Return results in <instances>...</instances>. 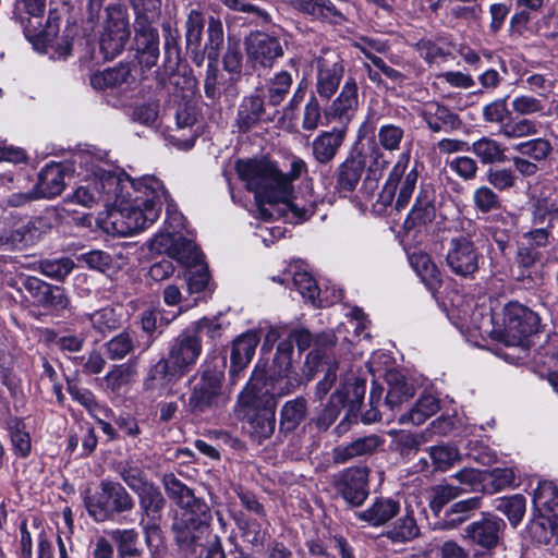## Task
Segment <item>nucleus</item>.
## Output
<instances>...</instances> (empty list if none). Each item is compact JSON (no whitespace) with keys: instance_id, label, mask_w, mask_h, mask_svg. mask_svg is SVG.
Here are the masks:
<instances>
[{"instance_id":"774afa93","label":"nucleus","mask_w":558,"mask_h":558,"mask_svg":"<svg viewBox=\"0 0 558 558\" xmlns=\"http://www.w3.org/2000/svg\"><path fill=\"white\" fill-rule=\"evenodd\" d=\"M486 181L497 191L504 192L517 185L518 177L510 168H489Z\"/></svg>"},{"instance_id":"423d86ee","label":"nucleus","mask_w":558,"mask_h":558,"mask_svg":"<svg viewBox=\"0 0 558 558\" xmlns=\"http://www.w3.org/2000/svg\"><path fill=\"white\" fill-rule=\"evenodd\" d=\"M87 512L97 522L112 519L116 514L129 512L134 500L128 490L117 482L104 481L100 490L85 500Z\"/></svg>"},{"instance_id":"7c9ffc66","label":"nucleus","mask_w":558,"mask_h":558,"mask_svg":"<svg viewBox=\"0 0 558 558\" xmlns=\"http://www.w3.org/2000/svg\"><path fill=\"white\" fill-rule=\"evenodd\" d=\"M89 81L95 89L124 92L130 88L131 71L128 65L120 64L92 74Z\"/></svg>"},{"instance_id":"a18cd8bd","label":"nucleus","mask_w":558,"mask_h":558,"mask_svg":"<svg viewBox=\"0 0 558 558\" xmlns=\"http://www.w3.org/2000/svg\"><path fill=\"white\" fill-rule=\"evenodd\" d=\"M307 402L304 398L287 401L280 411V430L293 432L305 418Z\"/></svg>"},{"instance_id":"ea45409f","label":"nucleus","mask_w":558,"mask_h":558,"mask_svg":"<svg viewBox=\"0 0 558 558\" xmlns=\"http://www.w3.org/2000/svg\"><path fill=\"white\" fill-rule=\"evenodd\" d=\"M264 114V101L259 96L245 97L239 106L236 124L239 131L247 132L256 125Z\"/></svg>"},{"instance_id":"20e7f679","label":"nucleus","mask_w":558,"mask_h":558,"mask_svg":"<svg viewBox=\"0 0 558 558\" xmlns=\"http://www.w3.org/2000/svg\"><path fill=\"white\" fill-rule=\"evenodd\" d=\"M225 374L211 365H201L189 379L191 385L186 407L193 415L215 412L227 405L230 398L223 390Z\"/></svg>"},{"instance_id":"6ab92c4d","label":"nucleus","mask_w":558,"mask_h":558,"mask_svg":"<svg viewBox=\"0 0 558 558\" xmlns=\"http://www.w3.org/2000/svg\"><path fill=\"white\" fill-rule=\"evenodd\" d=\"M336 336L330 332H324L316 337L314 340V348L310 351L306 356V364L313 368L322 367L325 372V376L317 384V393L320 396L326 395L332 387L337 375L336 365L329 364L327 361V352L335 345Z\"/></svg>"},{"instance_id":"338daca9","label":"nucleus","mask_w":558,"mask_h":558,"mask_svg":"<svg viewBox=\"0 0 558 558\" xmlns=\"http://www.w3.org/2000/svg\"><path fill=\"white\" fill-rule=\"evenodd\" d=\"M473 204L477 211L487 214L499 209L500 198L493 189L481 185L473 193Z\"/></svg>"},{"instance_id":"3c124183","label":"nucleus","mask_w":558,"mask_h":558,"mask_svg":"<svg viewBox=\"0 0 558 558\" xmlns=\"http://www.w3.org/2000/svg\"><path fill=\"white\" fill-rule=\"evenodd\" d=\"M162 484L168 497L172 499L180 508L194 502L196 497L194 496L192 489H190L173 474H165L162 477Z\"/></svg>"},{"instance_id":"052dcab7","label":"nucleus","mask_w":558,"mask_h":558,"mask_svg":"<svg viewBox=\"0 0 558 558\" xmlns=\"http://www.w3.org/2000/svg\"><path fill=\"white\" fill-rule=\"evenodd\" d=\"M377 138L379 146L385 150L398 151L404 138V130L400 125L387 123L379 128Z\"/></svg>"},{"instance_id":"a211bd4d","label":"nucleus","mask_w":558,"mask_h":558,"mask_svg":"<svg viewBox=\"0 0 558 558\" xmlns=\"http://www.w3.org/2000/svg\"><path fill=\"white\" fill-rule=\"evenodd\" d=\"M538 315L518 302H510L504 308V327L511 344L520 343L537 330Z\"/></svg>"},{"instance_id":"4c0bfd02","label":"nucleus","mask_w":558,"mask_h":558,"mask_svg":"<svg viewBox=\"0 0 558 558\" xmlns=\"http://www.w3.org/2000/svg\"><path fill=\"white\" fill-rule=\"evenodd\" d=\"M420 527L414 518L413 510L407 509L387 530L386 536L392 543L404 544L420 536Z\"/></svg>"},{"instance_id":"39448f33","label":"nucleus","mask_w":558,"mask_h":558,"mask_svg":"<svg viewBox=\"0 0 558 558\" xmlns=\"http://www.w3.org/2000/svg\"><path fill=\"white\" fill-rule=\"evenodd\" d=\"M238 405L248 424V430L258 442L269 438L276 427L277 402L271 397L259 399L250 389H243Z\"/></svg>"},{"instance_id":"69168bd1","label":"nucleus","mask_w":558,"mask_h":558,"mask_svg":"<svg viewBox=\"0 0 558 558\" xmlns=\"http://www.w3.org/2000/svg\"><path fill=\"white\" fill-rule=\"evenodd\" d=\"M205 19L201 11L191 10L186 19V48L201 47Z\"/></svg>"},{"instance_id":"4d7b16f0","label":"nucleus","mask_w":558,"mask_h":558,"mask_svg":"<svg viewBox=\"0 0 558 558\" xmlns=\"http://www.w3.org/2000/svg\"><path fill=\"white\" fill-rule=\"evenodd\" d=\"M86 317L89 319L93 328L101 335L111 332L120 325L119 316L112 307L100 308L92 314H86Z\"/></svg>"},{"instance_id":"a878e982","label":"nucleus","mask_w":558,"mask_h":558,"mask_svg":"<svg viewBox=\"0 0 558 558\" xmlns=\"http://www.w3.org/2000/svg\"><path fill=\"white\" fill-rule=\"evenodd\" d=\"M70 165L61 162L47 163L38 173L35 185L38 197L52 198L60 195L65 187V178L70 175Z\"/></svg>"},{"instance_id":"aec40b11","label":"nucleus","mask_w":558,"mask_h":558,"mask_svg":"<svg viewBox=\"0 0 558 558\" xmlns=\"http://www.w3.org/2000/svg\"><path fill=\"white\" fill-rule=\"evenodd\" d=\"M359 87L354 77H348L339 95L325 108V118L337 121L347 130L359 109Z\"/></svg>"},{"instance_id":"0eeeda50","label":"nucleus","mask_w":558,"mask_h":558,"mask_svg":"<svg viewBox=\"0 0 558 558\" xmlns=\"http://www.w3.org/2000/svg\"><path fill=\"white\" fill-rule=\"evenodd\" d=\"M301 383L302 379L293 366L287 367L286 371V367L272 365L268 377H265L263 371L255 368L244 389H250L259 399H266L267 396L277 401L278 398L294 391Z\"/></svg>"},{"instance_id":"2eb2a0df","label":"nucleus","mask_w":558,"mask_h":558,"mask_svg":"<svg viewBox=\"0 0 558 558\" xmlns=\"http://www.w3.org/2000/svg\"><path fill=\"white\" fill-rule=\"evenodd\" d=\"M247 62L254 68L268 69L283 56L279 39L266 33L254 32L245 39Z\"/></svg>"},{"instance_id":"8fccbe9b","label":"nucleus","mask_w":558,"mask_h":558,"mask_svg":"<svg viewBox=\"0 0 558 558\" xmlns=\"http://www.w3.org/2000/svg\"><path fill=\"white\" fill-rule=\"evenodd\" d=\"M293 78L288 71L277 73L267 84L266 98L268 104L278 106L289 94Z\"/></svg>"},{"instance_id":"bb28decb","label":"nucleus","mask_w":558,"mask_h":558,"mask_svg":"<svg viewBox=\"0 0 558 558\" xmlns=\"http://www.w3.org/2000/svg\"><path fill=\"white\" fill-rule=\"evenodd\" d=\"M420 117L432 132L448 133L462 126L459 116L438 101L425 102L420 110Z\"/></svg>"},{"instance_id":"58836bf2","label":"nucleus","mask_w":558,"mask_h":558,"mask_svg":"<svg viewBox=\"0 0 558 558\" xmlns=\"http://www.w3.org/2000/svg\"><path fill=\"white\" fill-rule=\"evenodd\" d=\"M470 150L483 165L502 163L507 161V148L498 141L483 136L472 144Z\"/></svg>"},{"instance_id":"f3484780","label":"nucleus","mask_w":558,"mask_h":558,"mask_svg":"<svg viewBox=\"0 0 558 558\" xmlns=\"http://www.w3.org/2000/svg\"><path fill=\"white\" fill-rule=\"evenodd\" d=\"M184 377L167 356L149 366L143 380L144 391L161 397L173 393L174 386Z\"/></svg>"},{"instance_id":"9b49d317","label":"nucleus","mask_w":558,"mask_h":558,"mask_svg":"<svg viewBox=\"0 0 558 558\" xmlns=\"http://www.w3.org/2000/svg\"><path fill=\"white\" fill-rule=\"evenodd\" d=\"M150 245L151 250L167 253L186 268H192L204 262V256L197 245L179 234H157Z\"/></svg>"},{"instance_id":"0e129e2a","label":"nucleus","mask_w":558,"mask_h":558,"mask_svg":"<svg viewBox=\"0 0 558 558\" xmlns=\"http://www.w3.org/2000/svg\"><path fill=\"white\" fill-rule=\"evenodd\" d=\"M388 435L393 438L396 450L403 458H411L418 451L421 440L420 438L409 432L391 429Z\"/></svg>"},{"instance_id":"f257e3e1","label":"nucleus","mask_w":558,"mask_h":558,"mask_svg":"<svg viewBox=\"0 0 558 558\" xmlns=\"http://www.w3.org/2000/svg\"><path fill=\"white\" fill-rule=\"evenodd\" d=\"M235 170L247 190L254 192L258 216L262 219H272L275 205L278 203L283 204L298 221L306 220L314 214V201H304L292 196V181L299 179L307 170L303 159L293 157L288 174H283L270 161L256 159L239 160Z\"/></svg>"},{"instance_id":"864d4df0","label":"nucleus","mask_w":558,"mask_h":558,"mask_svg":"<svg viewBox=\"0 0 558 558\" xmlns=\"http://www.w3.org/2000/svg\"><path fill=\"white\" fill-rule=\"evenodd\" d=\"M427 451L435 469L439 471H447L461 460V453L456 446L445 444L432 446Z\"/></svg>"},{"instance_id":"473e14b6","label":"nucleus","mask_w":558,"mask_h":558,"mask_svg":"<svg viewBox=\"0 0 558 558\" xmlns=\"http://www.w3.org/2000/svg\"><path fill=\"white\" fill-rule=\"evenodd\" d=\"M41 231L37 221L29 220L10 232L0 234V250H14L35 244Z\"/></svg>"},{"instance_id":"a19ab883","label":"nucleus","mask_w":558,"mask_h":558,"mask_svg":"<svg viewBox=\"0 0 558 558\" xmlns=\"http://www.w3.org/2000/svg\"><path fill=\"white\" fill-rule=\"evenodd\" d=\"M438 410L439 400L436 397L432 395L422 396L407 414H402L399 417V423L421 425L436 414Z\"/></svg>"},{"instance_id":"393cba45","label":"nucleus","mask_w":558,"mask_h":558,"mask_svg":"<svg viewBox=\"0 0 558 558\" xmlns=\"http://www.w3.org/2000/svg\"><path fill=\"white\" fill-rule=\"evenodd\" d=\"M211 520L209 507L202 499L195 498L194 502L181 508V512L174 518L173 530L185 533V537H194L193 532L207 526Z\"/></svg>"},{"instance_id":"dca6fc26","label":"nucleus","mask_w":558,"mask_h":558,"mask_svg":"<svg viewBox=\"0 0 558 558\" xmlns=\"http://www.w3.org/2000/svg\"><path fill=\"white\" fill-rule=\"evenodd\" d=\"M478 259L480 253L468 236L459 235L449 241L446 262L457 276H473L478 269Z\"/></svg>"},{"instance_id":"13d9d810","label":"nucleus","mask_w":558,"mask_h":558,"mask_svg":"<svg viewBox=\"0 0 558 558\" xmlns=\"http://www.w3.org/2000/svg\"><path fill=\"white\" fill-rule=\"evenodd\" d=\"M495 508L507 515L513 526H517L525 513V498L520 494L501 498Z\"/></svg>"},{"instance_id":"1a4fd4ad","label":"nucleus","mask_w":558,"mask_h":558,"mask_svg":"<svg viewBox=\"0 0 558 558\" xmlns=\"http://www.w3.org/2000/svg\"><path fill=\"white\" fill-rule=\"evenodd\" d=\"M367 466L347 468L333 475L332 485L338 495L351 507H360L369 495Z\"/></svg>"},{"instance_id":"cd10ccee","label":"nucleus","mask_w":558,"mask_h":558,"mask_svg":"<svg viewBox=\"0 0 558 558\" xmlns=\"http://www.w3.org/2000/svg\"><path fill=\"white\" fill-rule=\"evenodd\" d=\"M400 512V502L390 497H376L362 511L355 513L356 519L372 527L383 526Z\"/></svg>"},{"instance_id":"9d476101","label":"nucleus","mask_w":558,"mask_h":558,"mask_svg":"<svg viewBox=\"0 0 558 558\" xmlns=\"http://www.w3.org/2000/svg\"><path fill=\"white\" fill-rule=\"evenodd\" d=\"M315 95L330 100L338 90L344 75L342 59L335 52H327L315 60Z\"/></svg>"},{"instance_id":"c9c22d12","label":"nucleus","mask_w":558,"mask_h":558,"mask_svg":"<svg viewBox=\"0 0 558 558\" xmlns=\"http://www.w3.org/2000/svg\"><path fill=\"white\" fill-rule=\"evenodd\" d=\"M4 424L14 454L19 458H27L32 451V440L24 421L16 416H9Z\"/></svg>"},{"instance_id":"5701e85b","label":"nucleus","mask_w":558,"mask_h":558,"mask_svg":"<svg viewBox=\"0 0 558 558\" xmlns=\"http://www.w3.org/2000/svg\"><path fill=\"white\" fill-rule=\"evenodd\" d=\"M259 337L256 331H247L238 336L231 347L229 377L232 384L241 379L242 373L251 363Z\"/></svg>"},{"instance_id":"ddd939ff","label":"nucleus","mask_w":558,"mask_h":558,"mask_svg":"<svg viewBox=\"0 0 558 558\" xmlns=\"http://www.w3.org/2000/svg\"><path fill=\"white\" fill-rule=\"evenodd\" d=\"M202 350L201 337L186 328L169 342L167 357L185 376L196 364Z\"/></svg>"},{"instance_id":"c85d7f7f","label":"nucleus","mask_w":558,"mask_h":558,"mask_svg":"<svg viewBox=\"0 0 558 558\" xmlns=\"http://www.w3.org/2000/svg\"><path fill=\"white\" fill-rule=\"evenodd\" d=\"M345 133L344 128L320 132L312 142L314 159L320 165L331 162L344 142Z\"/></svg>"},{"instance_id":"6e6552de","label":"nucleus","mask_w":558,"mask_h":558,"mask_svg":"<svg viewBox=\"0 0 558 558\" xmlns=\"http://www.w3.org/2000/svg\"><path fill=\"white\" fill-rule=\"evenodd\" d=\"M107 13L108 19L100 34L99 47L104 58L111 60L123 51L131 36V29L124 10L111 7L107 9Z\"/></svg>"},{"instance_id":"c03bdc74","label":"nucleus","mask_w":558,"mask_h":558,"mask_svg":"<svg viewBox=\"0 0 558 558\" xmlns=\"http://www.w3.org/2000/svg\"><path fill=\"white\" fill-rule=\"evenodd\" d=\"M512 149L535 162H543L551 156L554 145L545 137H534L513 145Z\"/></svg>"},{"instance_id":"49530a36","label":"nucleus","mask_w":558,"mask_h":558,"mask_svg":"<svg viewBox=\"0 0 558 558\" xmlns=\"http://www.w3.org/2000/svg\"><path fill=\"white\" fill-rule=\"evenodd\" d=\"M539 125V122L523 117L507 121L499 128L498 134L506 140L532 137L538 134Z\"/></svg>"},{"instance_id":"2f4dec72","label":"nucleus","mask_w":558,"mask_h":558,"mask_svg":"<svg viewBox=\"0 0 558 558\" xmlns=\"http://www.w3.org/2000/svg\"><path fill=\"white\" fill-rule=\"evenodd\" d=\"M384 444V440L377 435L360 437L352 442L338 446L332 450V460L336 463H345L354 458L372 454Z\"/></svg>"},{"instance_id":"e433bc0d","label":"nucleus","mask_w":558,"mask_h":558,"mask_svg":"<svg viewBox=\"0 0 558 558\" xmlns=\"http://www.w3.org/2000/svg\"><path fill=\"white\" fill-rule=\"evenodd\" d=\"M140 509L148 520H160L161 512L166 506V499L160 489L150 483L136 493Z\"/></svg>"},{"instance_id":"7ed1b4c3","label":"nucleus","mask_w":558,"mask_h":558,"mask_svg":"<svg viewBox=\"0 0 558 558\" xmlns=\"http://www.w3.org/2000/svg\"><path fill=\"white\" fill-rule=\"evenodd\" d=\"M76 157L87 171L72 195L76 204L88 208L98 204L111 207L123 187L131 186L128 174L113 171L108 163H101L98 159L95 161L89 153H81Z\"/></svg>"},{"instance_id":"f03ea898","label":"nucleus","mask_w":558,"mask_h":558,"mask_svg":"<svg viewBox=\"0 0 558 558\" xmlns=\"http://www.w3.org/2000/svg\"><path fill=\"white\" fill-rule=\"evenodd\" d=\"M130 184L112 203L108 216L113 232L120 235H130L153 225L161 213V197L167 198L163 183L154 175L130 178Z\"/></svg>"},{"instance_id":"603ef678","label":"nucleus","mask_w":558,"mask_h":558,"mask_svg":"<svg viewBox=\"0 0 558 558\" xmlns=\"http://www.w3.org/2000/svg\"><path fill=\"white\" fill-rule=\"evenodd\" d=\"M290 5L315 17H330L339 15L338 10L329 0H290Z\"/></svg>"},{"instance_id":"f8f14e48","label":"nucleus","mask_w":558,"mask_h":558,"mask_svg":"<svg viewBox=\"0 0 558 558\" xmlns=\"http://www.w3.org/2000/svg\"><path fill=\"white\" fill-rule=\"evenodd\" d=\"M409 161L410 150H407L399 156L385 185V191L390 195L397 194L395 207L398 210L404 209L409 205L417 183L418 172L415 168L403 177Z\"/></svg>"},{"instance_id":"de8ad7c7","label":"nucleus","mask_w":558,"mask_h":558,"mask_svg":"<svg viewBox=\"0 0 558 558\" xmlns=\"http://www.w3.org/2000/svg\"><path fill=\"white\" fill-rule=\"evenodd\" d=\"M558 220V205L546 197L536 198L531 206V221L535 226L553 228Z\"/></svg>"},{"instance_id":"72a5a7b5","label":"nucleus","mask_w":558,"mask_h":558,"mask_svg":"<svg viewBox=\"0 0 558 558\" xmlns=\"http://www.w3.org/2000/svg\"><path fill=\"white\" fill-rule=\"evenodd\" d=\"M533 507L542 517H558V489L550 481H542L533 490Z\"/></svg>"},{"instance_id":"e2e57ef3","label":"nucleus","mask_w":558,"mask_h":558,"mask_svg":"<svg viewBox=\"0 0 558 558\" xmlns=\"http://www.w3.org/2000/svg\"><path fill=\"white\" fill-rule=\"evenodd\" d=\"M344 407V397L342 392L331 395L328 404L322 413L315 418V425L320 430H326L337 420L341 408Z\"/></svg>"},{"instance_id":"5fc2aeb1","label":"nucleus","mask_w":558,"mask_h":558,"mask_svg":"<svg viewBox=\"0 0 558 558\" xmlns=\"http://www.w3.org/2000/svg\"><path fill=\"white\" fill-rule=\"evenodd\" d=\"M223 39V26L221 21L218 17L210 16L207 27V43L205 45V51L209 61L216 62L218 60Z\"/></svg>"},{"instance_id":"f704fd0d","label":"nucleus","mask_w":558,"mask_h":558,"mask_svg":"<svg viewBox=\"0 0 558 558\" xmlns=\"http://www.w3.org/2000/svg\"><path fill=\"white\" fill-rule=\"evenodd\" d=\"M366 163V158L361 154L354 155L341 163L338 169V187L341 191L352 192L356 187Z\"/></svg>"},{"instance_id":"79ce46f5","label":"nucleus","mask_w":558,"mask_h":558,"mask_svg":"<svg viewBox=\"0 0 558 558\" xmlns=\"http://www.w3.org/2000/svg\"><path fill=\"white\" fill-rule=\"evenodd\" d=\"M110 535L116 543L118 558L143 556V549L140 546V535L135 529H117Z\"/></svg>"},{"instance_id":"412c9836","label":"nucleus","mask_w":558,"mask_h":558,"mask_svg":"<svg viewBox=\"0 0 558 558\" xmlns=\"http://www.w3.org/2000/svg\"><path fill=\"white\" fill-rule=\"evenodd\" d=\"M505 527L506 523L501 518L487 513L465 527L464 537L474 545L492 549L499 544Z\"/></svg>"},{"instance_id":"b1692460","label":"nucleus","mask_w":558,"mask_h":558,"mask_svg":"<svg viewBox=\"0 0 558 558\" xmlns=\"http://www.w3.org/2000/svg\"><path fill=\"white\" fill-rule=\"evenodd\" d=\"M197 119L196 106L192 101L179 102L175 110L177 134L171 135L174 146L187 150L195 144L197 133L193 126Z\"/></svg>"},{"instance_id":"bf43d9fd","label":"nucleus","mask_w":558,"mask_h":558,"mask_svg":"<svg viewBox=\"0 0 558 558\" xmlns=\"http://www.w3.org/2000/svg\"><path fill=\"white\" fill-rule=\"evenodd\" d=\"M75 264L70 257L44 259L39 262L38 270L46 277L63 280L73 270Z\"/></svg>"},{"instance_id":"4be33fe9","label":"nucleus","mask_w":558,"mask_h":558,"mask_svg":"<svg viewBox=\"0 0 558 558\" xmlns=\"http://www.w3.org/2000/svg\"><path fill=\"white\" fill-rule=\"evenodd\" d=\"M135 43L140 64L150 70L159 58V35L146 16H138L135 24Z\"/></svg>"},{"instance_id":"37998d69","label":"nucleus","mask_w":558,"mask_h":558,"mask_svg":"<svg viewBox=\"0 0 558 558\" xmlns=\"http://www.w3.org/2000/svg\"><path fill=\"white\" fill-rule=\"evenodd\" d=\"M482 504L481 496H474L464 500L454 502L450 510L446 512V518L440 523L442 529H453L464 522L470 514L480 509Z\"/></svg>"},{"instance_id":"6e6d98bb","label":"nucleus","mask_w":558,"mask_h":558,"mask_svg":"<svg viewBox=\"0 0 558 558\" xmlns=\"http://www.w3.org/2000/svg\"><path fill=\"white\" fill-rule=\"evenodd\" d=\"M0 380L12 396L20 390V379L14 373V361L12 354L0 345Z\"/></svg>"},{"instance_id":"680f3d73","label":"nucleus","mask_w":558,"mask_h":558,"mask_svg":"<svg viewBox=\"0 0 558 558\" xmlns=\"http://www.w3.org/2000/svg\"><path fill=\"white\" fill-rule=\"evenodd\" d=\"M135 348L131 332L122 331L106 343L107 355L110 360H122Z\"/></svg>"},{"instance_id":"09e8293b","label":"nucleus","mask_w":558,"mask_h":558,"mask_svg":"<svg viewBox=\"0 0 558 558\" xmlns=\"http://www.w3.org/2000/svg\"><path fill=\"white\" fill-rule=\"evenodd\" d=\"M511 107L514 113L524 118L527 116H551V111L546 109L544 101L533 95H517L511 101Z\"/></svg>"},{"instance_id":"c756f323","label":"nucleus","mask_w":558,"mask_h":558,"mask_svg":"<svg viewBox=\"0 0 558 558\" xmlns=\"http://www.w3.org/2000/svg\"><path fill=\"white\" fill-rule=\"evenodd\" d=\"M435 191L430 186H422L410 210L404 227L413 229L425 226L435 219Z\"/></svg>"},{"instance_id":"4468645a","label":"nucleus","mask_w":558,"mask_h":558,"mask_svg":"<svg viewBox=\"0 0 558 558\" xmlns=\"http://www.w3.org/2000/svg\"><path fill=\"white\" fill-rule=\"evenodd\" d=\"M46 0H16L15 12L20 17L26 36L44 34L51 37L57 33L59 16L50 12L47 21L49 22L46 29H41Z\"/></svg>"}]
</instances>
